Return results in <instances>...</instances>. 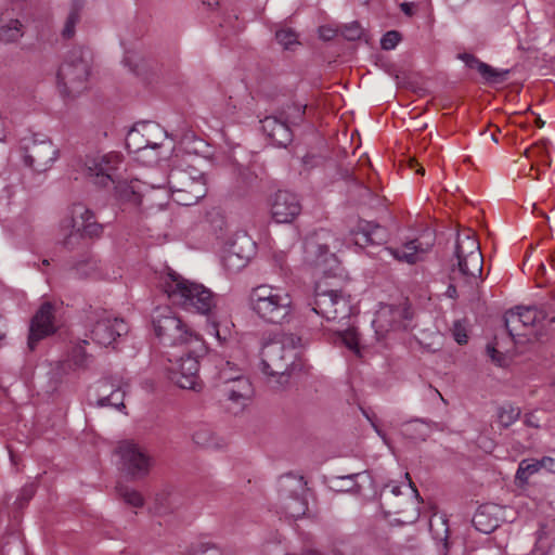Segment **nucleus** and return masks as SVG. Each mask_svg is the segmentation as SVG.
<instances>
[{"instance_id": "69168bd1", "label": "nucleus", "mask_w": 555, "mask_h": 555, "mask_svg": "<svg viewBox=\"0 0 555 555\" xmlns=\"http://www.w3.org/2000/svg\"><path fill=\"white\" fill-rule=\"evenodd\" d=\"M4 336V322L2 317L0 315V341L3 339Z\"/></svg>"}, {"instance_id": "aec40b11", "label": "nucleus", "mask_w": 555, "mask_h": 555, "mask_svg": "<svg viewBox=\"0 0 555 555\" xmlns=\"http://www.w3.org/2000/svg\"><path fill=\"white\" fill-rule=\"evenodd\" d=\"M154 133L160 139L167 137L166 131L157 124L146 122L141 128H132L126 137L127 149L131 153H139L147 147L158 149L160 143L150 139Z\"/></svg>"}, {"instance_id": "2eb2a0df", "label": "nucleus", "mask_w": 555, "mask_h": 555, "mask_svg": "<svg viewBox=\"0 0 555 555\" xmlns=\"http://www.w3.org/2000/svg\"><path fill=\"white\" fill-rule=\"evenodd\" d=\"M24 164L36 172H44L57 158V150L48 139L35 137L22 140Z\"/></svg>"}, {"instance_id": "4c0bfd02", "label": "nucleus", "mask_w": 555, "mask_h": 555, "mask_svg": "<svg viewBox=\"0 0 555 555\" xmlns=\"http://www.w3.org/2000/svg\"><path fill=\"white\" fill-rule=\"evenodd\" d=\"M116 491H117L119 498L122 499L126 504L133 506V507H142L143 506L144 499H143L142 494L139 491H137L135 489H133L127 485L118 483L116 486Z\"/></svg>"}, {"instance_id": "f8f14e48", "label": "nucleus", "mask_w": 555, "mask_h": 555, "mask_svg": "<svg viewBox=\"0 0 555 555\" xmlns=\"http://www.w3.org/2000/svg\"><path fill=\"white\" fill-rule=\"evenodd\" d=\"M340 242L328 230H320L305 242V261L326 273L337 264V258L332 251L339 249Z\"/></svg>"}, {"instance_id": "b1692460", "label": "nucleus", "mask_w": 555, "mask_h": 555, "mask_svg": "<svg viewBox=\"0 0 555 555\" xmlns=\"http://www.w3.org/2000/svg\"><path fill=\"white\" fill-rule=\"evenodd\" d=\"M350 241L354 245L364 248L370 245H378L385 241L386 232L379 224L361 220L350 230Z\"/></svg>"}, {"instance_id": "393cba45", "label": "nucleus", "mask_w": 555, "mask_h": 555, "mask_svg": "<svg viewBox=\"0 0 555 555\" xmlns=\"http://www.w3.org/2000/svg\"><path fill=\"white\" fill-rule=\"evenodd\" d=\"M292 126L279 115L267 116L261 120L263 133L276 146H286L293 140Z\"/></svg>"}, {"instance_id": "9d476101", "label": "nucleus", "mask_w": 555, "mask_h": 555, "mask_svg": "<svg viewBox=\"0 0 555 555\" xmlns=\"http://www.w3.org/2000/svg\"><path fill=\"white\" fill-rule=\"evenodd\" d=\"M153 326L159 340L165 346L171 348L192 344L193 339H202L190 331L182 320L168 307L157 308L154 311Z\"/></svg>"}, {"instance_id": "680f3d73", "label": "nucleus", "mask_w": 555, "mask_h": 555, "mask_svg": "<svg viewBox=\"0 0 555 555\" xmlns=\"http://www.w3.org/2000/svg\"><path fill=\"white\" fill-rule=\"evenodd\" d=\"M350 30H351L350 35L347 36L349 39H356L357 37L360 36L361 31H360L359 27L356 26V27L351 28Z\"/></svg>"}, {"instance_id": "c9c22d12", "label": "nucleus", "mask_w": 555, "mask_h": 555, "mask_svg": "<svg viewBox=\"0 0 555 555\" xmlns=\"http://www.w3.org/2000/svg\"><path fill=\"white\" fill-rule=\"evenodd\" d=\"M429 530L431 532L433 538L437 542H442L443 547L448 548L449 526L448 520L443 515H434L430 518Z\"/></svg>"}, {"instance_id": "7c9ffc66", "label": "nucleus", "mask_w": 555, "mask_h": 555, "mask_svg": "<svg viewBox=\"0 0 555 555\" xmlns=\"http://www.w3.org/2000/svg\"><path fill=\"white\" fill-rule=\"evenodd\" d=\"M116 197L121 205L139 207L142 203V196L137 190L134 183L117 182L115 183Z\"/></svg>"}, {"instance_id": "39448f33", "label": "nucleus", "mask_w": 555, "mask_h": 555, "mask_svg": "<svg viewBox=\"0 0 555 555\" xmlns=\"http://www.w3.org/2000/svg\"><path fill=\"white\" fill-rule=\"evenodd\" d=\"M179 348V352H167L169 378L182 389L198 391L202 388L199 359L207 351L205 343L203 339H193L192 344Z\"/></svg>"}, {"instance_id": "37998d69", "label": "nucleus", "mask_w": 555, "mask_h": 555, "mask_svg": "<svg viewBox=\"0 0 555 555\" xmlns=\"http://www.w3.org/2000/svg\"><path fill=\"white\" fill-rule=\"evenodd\" d=\"M79 20H80L79 9L73 8L65 21V24H64V27L62 30V36L64 38L69 39L74 36L75 27H76L77 23L79 22Z\"/></svg>"}, {"instance_id": "58836bf2", "label": "nucleus", "mask_w": 555, "mask_h": 555, "mask_svg": "<svg viewBox=\"0 0 555 555\" xmlns=\"http://www.w3.org/2000/svg\"><path fill=\"white\" fill-rule=\"evenodd\" d=\"M520 414L521 411L518 406L504 404L498 410V421L503 427L507 428L520 417Z\"/></svg>"}, {"instance_id": "473e14b6", "label": "nucleus", "mask_w": 555, "mask_h": 555, "mask_svg": "<svg viewBox=\"0 0 555 555\" xmlns=\"http://www.w3.org/2000/svg\"><path fill=\"white\" fill-rule=\"evenodd\" d=\"M22 36L23 25L17 18L0 16V42H14Z\"/></svg>"}, {"instance_id": "864d4df0", "label": "nucleus", "mask_w": 555, "mask_h": 555, "mask_svg": "<svg viewBox=\"0 0 555 555\" xmlns=\"http://www.w3.org/2000/svg\"><path fill=\"white\" fill-rule=\"evenodd\" d=\"M363 415L365 416V418L370 422L371 426L373 427V429L375 430V433L383 439V441L385 443H388V439H387V436L386 434L379 428V426L377 425L376 423V420L371 416L369 413H366L365 411H363Z\"/></svg>"}, {"instance_id": "774afa93", "label": "nucleus", "mask_w": 555, "mask_h": 555, "mask_svg": "<svg viewBox=\"0 0 555 555\" xmlns=\"http://www.w3.org/2000/svg\"><path fill=\"white\" fill-rule=\"evenodd\" d=\"M304 555H321V554H319L318 552H314V551H309V552H306Z\"/></svg>"}, {"instance_id": "603ef678", "label": "nucleus", "mask_w": 555, "mask_h": 555, "mask_svg": "<svg viewBox=\"0 0 555 555\" xmlns=\"http://www.w3.org/2000/svg\"><path fill=\"white\" fill-rule=\"evenodd\" d=\"M386 489H389V494L391 495L389 496L386 491L383 493V496L385 498L387 503L390 502L391 500L397 499L401 494L400 486L393 482L388 483L386 486Z\"/></svg>"}, {"instance_id": "a19ab883", "label": "nucleus", "mask_w": 555, "mask_h": 555, "mask_svg": "<svg viewBox=\"0 0 555 555\" xmlns=\"http://www.w3.org/2000/svg\"><path fill=\"white\" fill-rule=\"evenodd\" d=\"M306 106L292 104L287 105L279 116L284 118L291 126L297 125L301 121L305 115Z\"/></svg>"}, {"instance_id": "79ce46f5", "label": "nucleus", "mask_w": 555, "mask_h": 555, "mask_svg": "<svg viewBox=\"0 0 555 555\" xmlns=\"http://www.w3.org/2000/svg\"><path fill=\"white\" fill-rule=\"evenodd\" d=\"M278 42L286 50H292L294 46H298V36L291 28H281L275 33Z\"/></svg>"}, {"instance_id": "a18cd8bd", "label": "nucleus", "mask_w": 555, "mask_h": 555, "mask_svg": "<svg viewBox=\"0 0 555 555\" xmlns=\"http://www.w3.org/2000/svg\"><path fill=\"white\" fill-rule=\"evenodd\" d=\"M357 476L358 475L354 474V475H348V476H341V477L335 478V480H333L334 488L340 492L352 490L353 487L356 486L354 478Z\"/></svg>"}, {"instance_id": "6ab92c4d", "label": "nucleus", "mask_w": 555, "mask_h": 555, "mask_svg": "<svg viewBox=\"0 0 555 555\" xmlns=\"http://www.w3.org/2000/svg\"><path fill=\"white\" fill-rule=\"evenodd\" d=\"M54 313V306L51 302L46 301L39 307L33 317L28 336V348L30 350L35 349L36 344L40 339L55 333L56 325Z\"/></svg>"}, {"instance_id": "a878e982", "label": "nucleus", "mask_w": 555, "mask_h": 555, "mask_svg": "<svg viewBox=\"0 0 555 555\" xmlns=\"http://www.w3.org/2000/svg\"><path fill=\"white\" fill-rule=\"evenodd\" d=\"M502 517V507L498 504L488 503L478 507L472 521L476 530L488 534L500 526Z\"/></svg>"}, {"instance_id": "1a4fd4ad", "label": "nucleus", "mask_w": 555, "mask_h": 555, "mask_svg": "<svg viewBox=\"0 0 555 555\" xmlns=\"http://www.w3.org/2000/svg\"><path fill=\"white\" fill-rule=\"evenodd\" d=\"M121 163L119 153L94 152L82 159L81 172L88 183L99 189H107L116 183V173Z\"/></svg>"}, {"instance_id": "7ed1b4c3", "label": "nucleus", "mask_w": 555, "mask_h": 555, "mask_svg": "<svg viewBox=\"0 0 555 555\" xmlns=\"http://www.w3.org/2000/svg\"><path fill=\"white\" fill-rule=\"evenodd\" d=\"M248 307L260 321L270 325L288 324L295 314L293 296L285 288L270 284L251 288Z\"/></svg>"}, {"instance_id": "0eeeda50", "label": "nucleus", "mask_w": 555, "mask_h": 555, "mask_svg": "<svg viewBox=\"0 0 555 555\" xmlns=\"http://www.w3.org/2000/svg\"><path fill=\"white\" fill-rule=\"evenodd\" d=\"M481 272L482 255L474 233L470 230L459 232L451 264L452 279L460 276L467 282L477 281Z\"/></svg>"}, {"instance_id": "052dcab7", "label": "nucleus", "mask_w": 555, "mask_h": 555, "mask_svg": "<svg viewBox=\"0 0 555 555\" xmlns=\"http://www.w3.org/2000/svg\"><path fill=\"white\" fill-rule=\"evenodd\" d=\"M208 333H209L210 335H214L218 340H221L219 330L217 328V324H216L215 322H212V323L208 326Z\"/></svg>"}, {"instance_id": "ea45409f", "label": "nucleus", "mask_w": 555, "mask_h": 555, "mask_svg": "<svg viewBox=\"0 0 555 555\" xmlns=\"http://www.w3.org/2000/svg\"><path fill=\"white\" fill-rule=\"evenodd\" d=\"M540 466L537 460H522L519 463L518 469L516 472V479L521 482H527L528 479L535 473L540 470Z\"/></svg>"}, {"instance_id": "3c124183", "label": "nucleus", "mask_w": 555, "mask_h": 555, "mask_svg": "<svg viewBox=\"0 0 555 555\" xmlns=\"http://www.w3.org/2000/svg\"><path fill=\"white\" fill-rule=\"evenodd\" d=\"M35 494V489L33 486H25L22 491L21 495L17 499L18 505L22 507L24 504H26Z\"/></svg>"}, {"instance_id": "f03ea898", "label": "nucleus", "mask_w": 555, "mask_h": 555, "mask_svg": "<svg viewBox=\"0 0 555 555\" xmlns=\"http://www.w3.org/2000/svg\"><path fill=\"white\" fill-rule=\"evenodd\" d=\"M158 285L173 305L186 311L209 315L216 308V297L209 288L184 279L170 268L160 273Z\"/></svg>"}, {"instance_id": "f257e3e1", "label": "nucleus", "mask_w": 555, "mask_h": 555, "mask_svg": "<svg viewBox=\"0 0 555 555\" xmlns=\"http://www.w3.org/2000/svg\"><path fill=\"white\" fill-rule=\"evenodd\" d=\"M304 348L301 337L293 333L283 334L262 347L260 367L272 389L284 390L289 386L293 372L301 367Z\"/></svg>"}, {"instance_id": "cd10ccee", "label": "nucleus", "mask_w": 555, "mask_h": 555, "mask_svg": "<svg viewBox=\"0 0 555 555\" xmlns=\"http://www.w3.org/2000/svg\"><path fill=\"white\" fill-rule=\"evenodd\" d=\"M238 241H241V244L244 245H251L250 240L246 236H243L235 241L223 254L222 256V263L224 268L230 272H236L243 269L249 258H250V250L245 253L243 250H238L237 244Z\"/></svg>"}, {"instance_id": "4468645a", "label": "nucleus", "mask_w": 555, "mask_h": 555, "mask_svg": "<svg viewBox=\"0 0 555 555\" xmlns=\"http://www.w3.org/2000/svg\"><path fill=\"white\" fill-rule=\"evenodd\" d=\"M121 470L132 479H141L149 475L153 466L152 456L138 443L126 440L116 449Z\"/></svg>"}, {"instance_id": "13d9d810", "label": "nucleus", "mask_w": 555, "mask_h": 555, "mask_svg": "<svg viewBox=\"0 0 555 555\" xmlns=\"http://www.w3.org/2000/svg\"><path fill=\"white\" fill-rule=\"evenodd\" d=\"M319 35L324 40H330L334 36V31L331 28L320 27Z\"/></svg>"}, {"instance_id": "6e6552de", "label": "nucleus", "mask_w": 555, "mask_h": 555, "mask_svg": "<svg viewBox=\"0 0 555 555\" xmlns=\"http://www.w3.org/2000/svg\"><path fill=\"white\" fill-rule=\"evenodd\" d=\"M325 282H318L311 310L327 322L341 323L350 319L352 306L350 296L341 291L328 289Z\"/></svg>"}, {"instance_id": "5701e85b", "label": "nucleus", "mask_w": 555, "mask_h": 555, "mask_svg": "<svg viewBox=\"0 0 555 555\" xmlns=\"http://www.w3.org/2000/svg\"><path fill=\"white\" fill-rule=\"evenodd\" d=\"M404 314L405 311L400 307L391 305L380 306L372 321L376 335L383 337L389 331L404 327L402 321Z\"/></svg>"}, {"instance_id": "4be33fe9", "label": "nucleus", "mask_w": 555, "mask_h": 555, "mask_svg": "<svg viewBox=\"0 0 555 555\" xmlns=\"http://www.w3.org/2000/svg\"><path fill=\"white\" fill-rule=\"evenodd\" d=\"M433 244V238L424 242L420 237L404 243L401 247H385L384 250L389 255L393 256V258L397 259L398 261L414 264L423 260L424 255L430 250Z\"/></svg>"}, {"instance_id": "20e7f679", "label": "nucleus", "mask_w": 555, "mask_h": 555, "mask_svg": "<svg viewBox=\"0 0 555 555\" xmlns=\"http://www.w3.org/2000/svg\"><path fill=\"white\" fill-rule=\"evenodd\" d=\"M93 53L87 47H74L65 55L56 73V86L66 98H75L88 88Z\"/></svg>"}, {"instance_id": "4d7b16f0", "label": "nucleus", "mask_w": 555, "mask_h": 555, "mask_svg": "<svg viewBox=\"0 0 555 555\" xmlns=\"http://www.w3.org/2000/svg\"><path fill=\"white\" fill-rule=\"evenodd\" d=\"M487 353L493 362L501 364L502 357L493 346H490V345L487 346Z\"/></svg>"}, {"instance_id": "9b49d317", "label": "nucleus", "mask_w": 555, "mask_h": 555, "mask_svg": "<svg viewBox=\"0 0 555 555\" xmlns=\"http://www.w3.org/2000/svg\"><path fill=\"white\" fill-rule=\"evenodd\" d=\"M279 505L289 518H300L308 509L307 482L302 476L285 474L278 481Z\"/></svg>"}, {"instance_id": "f3484780", "label": "nucleus", "mask_w": 555, "mask_h": 555, "mask_svg": "<svg viewBox=\"0 0 555 555\" xmlns=\"http://www.w3.org/2000/svg\"><path fill=\"white\" fill-rule=\"evenodd\" d=\"M227 365L230 370H235L237 374H228L227 369L221 370V391L228 401L235 404L238 409H242L253 395L251 384L249 379L243 375L242 370L234 363H228Z\"/></svg>"}, {"instance_id": "2f4dec72", "label": "nucleus", "mask_w": 555, "mask_h": 555, "mask_svg": "<svg viewBox=\"0 0 555 555\" xmlns=\"http://www.w3.org/2000/svg\"><path fill=\"white\" fill-rule=\"evenodd\" d=\"M88 340H81L73 346L67 357V364L73 370H83L89 367L92 362V356L86 352Z\"/></svg>"}, {"instance_id": "de8ad7c7", "label": "nucleus", "mask_w": 555, "mask_h": 555, "mask_svg": "<svg viewBox=\"0 0 555 555\" xmlns=\"http://www.w3.org/2000/svg\"><path fill=\"white\" fill-rule=\"evenodd\" d=\"M452 333L456 343L461 345L467 343L468 337L466 333V327L462 324L461 321L454 322Z\"/></svg>"}, {"instance_id": "49530a36", "label": "nucleus", "mask_w": 555, "mask_h": 555, "mask_svg": "<svg viewBox=\"0 0 555 555\" xmlns=\"http://www.w3.org/2000/svg\"><path fill=\"white\" fill-rule=\"evenodd\" d=\"M75 269L80 276H89L96 269V261L93 259L83 260Z\"/></svg>"}, {"instance_id": "c03bdc74", "label": "nucleus", "mask_w": 555, "mask_h": 555, "mask_svg": "<svg viewBox=\"0 0 555 555\" xmlns=\"http://www.w3.org/2000/svg\"><path fill=\"white\" fill-rule=\"evenodd\" d=\"M401 40V35L397 30L387 31L380 39V47L383 50L389 51L397 47Z\"/></svg>"}, {"instance_id": "423d86ee", "label": "nucleus", "mask_w": 555, "mask_h": 555, "mask_svg": "<svg viewBox=\"0 0 555 555\" xmlns=\"http://www.w3.org/2000/svg\"><path fill=\"white\" fill-rule=\"evenodd\" d=\"M168 184L173 201L182 206L194 205L207 194L205 176L194 166L173 167L168 176Z\"/></svg>"}, {"instance_id": "0e129e2a", "label": "nucleus", "mask_w": 555, "mask_h": 555, "mask_svg": "<svg viewBox=\"0 0 555 555\" xmlns=\"http://www.w3.org/2000/svg\"><path fill=\"white\" fill-rule=\"evenodd\" d=\"M525 423H526L528 426L539 427V425H538V424H535V423H533V420H531V415H526Z\"/></svg>"}, {"instance_id": "338daca9", "label": "nucleus", "mask_w": 555, "mask_h": 555, "mask_svg": "<svg viewBox=\"0 0 555 555\" xmlns=\"http://www.w3.org/2000/svg\"><path fill=\"white\" fill-rule=\"evenodd\" d=\"M150 139L153 141L159 142L160 144H162V141L164 140V139L158 138L156 133L151 134Z\"/></svg>"}, {"instance_id": "bb28decb", "label": "nucleus", "mask_w": 555, "mask_h": 555, "mask_svg": "<svg viewBox=\"0 0 555 555\" xmlns=\"http://www.w3.org/2000/svg\"><path fill=\"white\" fill-rule=\"evenodd\" d=\"M459 59L462 60L469 68H475L488 83H499L506 79L509 70H500L489 64L480 61L470 53H461Z\"/></svg>"}, {"instance_id": "a211bd4d", "label": "nucleus", "mask_w": 555, "mask_h": 555, "mask_svg": "<svg viewBox=\"0 0 555 555\" xmlns=\"http://www.w3.org/2000/svg\"><path fill=\"white\" fill-rule=\"evenodd\" d=\"M548 315L546 306H528L516 307L515 310H509L505 314V327L508 334L515 338L521 334L518 332L519 326L529 327L545 320Z\"/></svg>"}, {"instance_id": "f704fd0d", "label": "nucleus", "mask_w": 555, "mask_h": 555, "mask_svg": "<svg viewBox=\"0 0 555 555\" xmlns=\"http://www.w3.org/2000/svg\"><path fill=\"white\" fill-rule=\"evenodd\" d=\"M349 321L350 319L338 323L339 326L335 327L334 331L339 334L346 347L353 352L359 353V335L356 328L350 325Z\"/></svg>"}, {"instance_id": "c756f323", "label": "nucleus", "mask_w": 555, "mask_h": 555, "mask_svg": "<svg viewBox=\"0 0 555 555\" xmlns=\"http://www.w3.org/2000/svg\"><path fill=\"white\" fill-rule=\"evenodd\" d=\"M193 442L204 449L221 450L225 447V440L216 435L209 427L199 426L192 434Z\"/></svg>"}, {"instance_id": "5fc2aeb1", "label": "nucleus", "mask_w": 555, "mask_h": 555, "mask_svg": "<svg viewBox=\"0 0 555 555\" xmlns=\"http://www.w3.org/2000/svg\"><path fill=\"white\" fill-rule=\"evenodd\" d=\"M416 4L414 2H402L400 4L401 11L409 17L413 16L415 13Z\"/></svg>"}, {"instance_id": "72a5a7b5", "label": "nucleus", "mask_w": 555, "mask_h": 555, "mask_svg": "<svg viewBox=\"0 0 555 555\" xmlns=\"http://www.w3.org/2000/svg\"><path fill=\"white\" fill-rule=\"evenodd\" d=\"M108 387V380L101 382V392H106V388ZM125 391L120 388L112 390L109 395H103L98 400L99 406H113L117 410L125 408L124 404Z\"/></svg>"}, {"instance_id": "09e8293b", "label": "nucleus", "mask_w": 555, "mask_h": 555, "mask_svg": "<svg viewBox=\"0 0 555 555\" xmlns=\"http://www.w3.org/2000/svg\"><path fill=\"white\" fill-rule=\"evenodd\" d=\"M194 555H221V551L214 544L201 543L196 546Z\"/></svg>"}, {"instance_id": "412c9836", "label": "nucleus", "mask_w": 555, "mask_h": 555, "mask_svg": "<svg viewBox=\"0 0 555 555\" xmlns=\"http://www.w3.org/2000/svg\"><path fill=\"white\" fill-rule=\"evenodd\" d=\"M300 211L301 205L296 194L281 190L274 194L271 204V215L275 222H292Z\"/></svg>"}, {"instance_id": "8fccbe9b", "label": "nucleus", "mask_w": 555, "mask_h": 555, "mask_svg": "<svg viewBox=\"0 0 555 555\" xmlns=\"http://www.w3.org/2000/svg\"><path fill=\"white\" fill-rule=\"evenodd\" d=\"M324 162V157L315 154H307L302 158V163L307 168L320 166Z\"/></svg>"}, {"instance_id": "bf43d9fd", "label": "nucleus", "mask_w": 555, "mask_h": 555, "mask_svg": "<svg viewBox=\"0 0 555 555\" xmlns=\"http://www.w3.org/2000/svg\"><path fill=\"white\" fill-rule=\"evenodd\" d=\"M446 296L452 299H455L457 297L456 287L453 284H450L446 291Z\"/></svg>"}, {"instance_id": "e433bc0d", "label": "nucleus", "mask_w": 555, "mask_h": 555, "mask_svg": "<svg viewBox=\"0 0 555 555\" xmlns=\"http://www.w3.org/2000/svg\"><path fill=\"white\" fill-rule=\"evenodd\" d=\"M403 433L413 440H425L430 435V426L423 420H414L404 425Z\"/></svg>"}, {"instance_id": "e2e57ef3", "label": "nucleus", "mask_w": 555, "mask_h": 555, "mask_svg": "<svg viewBox=\"0 0 555 555\" xmlns=\"http://www.w3.org/2000/svg\"><path fill=\"white\" fill-rule=\"evenodd\" d=\"M228 363H231V362H230V361H225V362L221 365V367L219 369V373L221 372V370L227 369L228 374L236 375L237 373L235 372V370H230V369L228 367V365H227Z\"/></svg>"}, {"instance_id": "ddd939ff", "label": "nucleus", "mask_w": 555, "mask_h": 555, "mask_svg": "<svg viewBox=\"0 0 555 555\" xmlns=\"http://www.w3.org/2000/svg\"><path fill=\"white\" fill-rule=\"evenodd\" d=\"M70 218L63 227L70 229L69 233L63 240L66 248H74L82 237H99L103 232V225L95 221L91 209L81 203H76L70 207Z\"/></svg>"}, {"instance_id": "c85d7f7f", "label": "nucleus", "mask_w": 555, "mask_h": 555, "mask_svg": "<svg viewBox=\"0 0 555 555\" xmlns=\"http://www.w3.org/2000/svg\"><path fill=\"white\" fill-rule=\"evenodd\" d=\"M405 478L408 480V488L411 490V493L414 495L415 500H405L404 504H395L392 511H388V514L402 515L399 520L404 524H412L418 519L420 516V494L416 488L413 486L411 479L409 478V474H405Z\"/></svg>"}, {"instance_id": "dca6fc26", "label": "nucleus", "mask_w": 555, "mask_h": 555, "mask_svg": "<svg viewBox=\"0 0 555 555\" xmlns=\"http://www.w3.org/2000/svg\"><path fill=\"white\" fill-rule=\"evenodd\" d=\"M127 333L128 325L126 322L106 311L95 313L94 321L89 331L92 341L102 347L113 346L119 337Z\"/></svg>"}, {"instance_id": "6e6d98bb", "label": "nucleus", "mask_w": 555, "mask_h": 555, "mask_svg": "<svg viewBox=\"0 0 555 555\" xmlns=\"http://www.w3.org/2000/svg\"><path fill=\"white\" fill-rule=\"evenodd\" d=\"M537 462H538L540 468H546V469H552V467L555 464V460L550 456H544L541 460H537Z\"/></svg>"}]
</instances>
